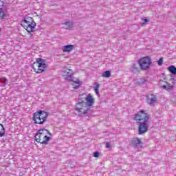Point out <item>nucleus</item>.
I'll return each instance as SVG.
<instances>
[{
  "label": "nucleus",
  "mask_w": 176,
  "mask_h": 176,
  "mask_svg": "<svg viewBox=\"0 0 176 176\" xmlns=\"http://www.w3.org/2000/svg\"><path fill=\"white\" fill-rule=\"evenodd\" d=\"M133 120L139 125L138 134L142 135L149 130V115L145 113V111L141 110L135 114Z\"/></svg>",
  "instance_id": "1"
},
{
  "label": "nucleus",
  "mask_w": 176,
  "mask_h": 176,
  "mask_svg": "<svg viewBox=\"0 0 176 176\" xmlns=\"http://www.w3.org/2000/svg\"><path fill=\"white\" fill-rule=\"evenodd\" d=\"M168 71L170 72L172 75H176V67L174 65H170L168 67Z\"/></svg>",
  "instance_id": "16"
},
{
  "label": "nucleus",
  "mask_w": 176,
  "mask_h": 176,
  "mask_svg": "<svg viewBox=\"0 0 176 176\" xmlns=\"http://www.w3.org/2000/svg\"><path fill=\"white\" fill-rule=\"evenodd\" d=\"M142 20H143V21H144V23H142V25H145V24H146L148 23V21H149L148 19H142Z\"/></svg>",
  "instance_id": "27"
},
{
  "label": "nucleus",
  "mask_w": 176,
  "mask_h": 176,
  "mask_svg": "<svg viewBox=\"0 0 176 176\" xmlns=\"http://www.w3.org/2000/svg\"><path fill=\"white\" fill-rule=\"evenodd\" d=\"M96 87H94V91L97 96L100 94V84L98 82H95Z\"/></svg>",
  "instance_id": "19"
},
{
  "label": "nucleus",
  "mask_w": 176,
  "mask_h": 176,
  "mask_svg": "<svg viewBox=\"0 0 176 176\" xmlns=\"http://www.w3.org/2000/svg\"><path fill=\"white\" fill-rule=\"evenodd\" d=\"M45 68H47V64H45Z\"/></svg>",
  "instance_id": "33"
},
{
  "label": "nucleus",
  "mask_w": 176,
  "mask_h": 176,
  "mask_svg": "<svg viewBox=\"0 0 176 176\" xmlns=\"http://www.w3.org/2000/svg\"><path fill=\"white\" fill-rule=\"evenodd\" d=\"M0 32H1V28H0Z\"/></svg>",
  "instance_id": "36"
},
{
  "label": "nucleus",
  "mask_w": 176,
  "mask_h": 176,
  "mask_svg": "<svg viewBox=\"0 0 176 176\" xmlns=\"http://www.w3.org/2000/svg\"><path fill=\"white\" fill-rule=\"evenodd\" d=\"M62 24H63V25H66V28H65L66 30H68V28H69L74 25V23L71 22V21H66Z\"/></svg>",
  "instance_id": "20"
},
{
  "label": "nucleus",
  "mask_w": 176,
  "mask_h": 176,
  "mask_svg": "<svg viewBox=\"0 0 176 176\" xmlns=\"http://www.w3.org/2000/svg\"><path fill=\"white\" fill-rule=\"evenodd\" d=\"M34 138L36 142H39L40 144H45V129H42L38 130Z\"/></svg>",
  "instance_id": "7"
},
{
  "label": "nucleus",
  "mask_w": 176,
  "mask_h": 176,
  "mask_svg": "<svg viewBox=\"0 0 176 176\" xmlns=\"http://www.w3.org/2000/svg\"><path fill=\"white\" fill-rule=\"evenodd\" d=\"M106 148H111V144L107 142L106 143Z\"/></svg>",
  "instance_id": "31"
},
{
  "label": "nucleus",
  "mask_w": 176,
  "mask_h": 176,
  "mask_svg": "<svg viewBox=\"0 0 176 176\" xmlns=\"http://www.w3.org/2000/svg\"><path fill=\"white\" fill-rule=\"evenodd\" d=\"M33 121L36 124H43L45 123V116L43 111H38L34 113Z\"/></svg>",
  "instance_id": "5"
},
{
  "label": "nucleus",
  "mask_w": 176,
  "mask_h": 176,
  "mask_svg": "<svg viewBox=\"0 0 176 176\" xmlns=\"http://www.w3.org/2000/svg\"><path fill=\"white\" fill-rule=\"evenodd\" d=\"M34 19L30 16H25L23 20L22 21V26L25 27L28 24H31L32 23H34Z\"/></svg>",
  "instance_id": "11"
},
{
  "label": "nucleus",
  "mask_w": 176,
  "mask_h": 176,
  "mask_svg": "<svg viewBox=\"0 0 176 176\" xmlns=\"http://www.w3.org/2000/svg\"><path fill=\"white\" fill-rule=\"evenodd\" d=\"M140 69H141V68L140 67V64H138V63L133 64L131 72L132 74H140Z\"/></svg>",
  "instance_id": "13"
},
{
  "label": "nucleus",
  "mask_w": 176,
  "mask_h": 176,
  "mask_svg": "<svg viewBox=\"0 0 176 176\" xmlns=\"http://www.w3.org/2000/svg\"><path fill=\"white\" fill-rule=\"evenodd\" d=\"M8 16V11H4L1 9H0V19L2 20L5 19Z\"/></svg>",
  "instance_id": "18"
},
{
  "label": "nucleus",
  "mask_w": 176,
  "mask_h": 176,
  "mask_svg": "<svg viewBox=\"0 0 176 176\" xmlns=\"http://www.w3.org/2000/svg\"><path fill=\"white\" fill-rule=\"evenodd\" d=\"M146 102L147 104H150V105H152V104H155L157 101V97H156L155 95L151 94V98L149 96H146Z\"/></svg>",
  "instance_id": "12"
},
{
  "label": "nucleus",
  "mask_w": 176,
  "mask_h": 176,
  "mask_svg": "<svg viewBox=\"0 0 176 176\" xmlns=\"http://www.w3.org/2000/svg\"><path fill=\"white\" fill-rule=\"evenodd\" d=\"M0 80H1V82H3L4 85H6V82H8V78L6 77H1L0 78Z\"/></svg>",
  "instance_id": "25"
},
{
  "label": "nucleus",
  "mask_w": 176,
  "mask_h": 176,
  "mask_svg": "<svg viewBox=\"0 0 176 176\" xmlns=\"http://www.w3.org/2000/svg\"><path fill=\"white\" fill-rule=\"evenodd\" d=\"M166 85H162L161 89H163V90H166V91H171L173 89H174V86L171 85L170 83H168V82H165Z\"/></svg>",
  "instance_id": "14"
},
{
  "label": "nucleus",
  "mask_w": 176,
  "mask_h": 176,
  "mask_svg": "<svg viewBox=\"0 0 176 176\" xmlns=\"http://www.w3.org/2000/svg\"><path fill=\"white\" fill-rule=\"evenodd\" d=\"M50 140H52V136L45 135V145H47V142Z\"/></svg>",
  "instance_id": "23"
},
{
  "label": "nucleus",
  "mask_w": 176,
  "mask_h": 176,
  "mask_svg": "<svg viewBox=\"0 0 176 176\" xmlns=\"http://www.w3.org/2000/svg\"><path fill=\"white\" fill-rule=\"evenodd\" d=\"M5 135V127L3 125L0 124V137H3Z\"/></svg>",
  "instance_id": "21"
},
{
  "label": "nucleus",
  "mask_w": 176,
  "mask_h": 176,
  "mask_svg": "<svg viewBox=\"0 0 176 176\" xmlns=\"http://www.w3.org/2000/svg\"><path fill=\"white\" fill-rule=\"evenodd\" d=\"M162 82V80H160V83Z\"/></svg>",
  "instance_id": "34"
},
{
  "label": "nucleus",
  "mask_w": 176,
  "mask_h": 176,
  "mask_svg": "<svg viewBox=\"0 0 176 176\" xmlns=\"http://www.w3.org/2000/svg\"><path fill=\"white\" fill-rule=\"evenodd\" d=\"M131 144L133 148H136V149H141L142 148V142L141 139L138 138H135L131 141Z\"/></svg>",
  "instance_id": "8"
},
{
  "label": "nucleus",
  "mask_w": 176,
  "mask_h": 176,
  "mask_svg": "<svg viewBox=\"0 0 176 176\" xmlns=\"http://www.w3.org/2000/svg\"><path fill=\"white\" fill-rule=\"evenodd\" d=\"M32 69L36 74H42L45 71V60L42 58H37L32 64Z\"/></svg>",
  "instance_id": "4"
},
{
  "label": "nucleus",
  "mask_w": 176,
  "mask_h": 176,
  "mask_svg": "<svg viewBox=\"0 0 176 176\" xmlns=\"http://www.w3.org/2000/svg\"><path fill=\"white\" fill-rule=\"evenodd\" d=\"M85 100L87 101L85 102L87 103L88 108H89V111H90V107H92L95 102V100L93 98V96H91L90 94H88L87 96L85 98Z\"/></svg>",
  "instance_id": "9"
},
{
  "label": "nucleus",
  "mask_w": 176,
  "mask_h": 176,
  "mask_svg": "<svg viewBox=\"0 0 176 176\" xmlns=\"http://www.w3.org/2000/svg\"><path fill=\"white\" fill-rule=\"evenodd\" d=\"M138 63L142 71H148L151 68V65H152V58L149 56H144L140 58Z\"/></svg>",
  "instance_id": "3"
},
{
  "label": "nucleus",
  "mask_w": 176,
  "mask_h": 176,
  "mask_svg": "<svg viewBox=\"0 0 176 176\" xmlns=\"http://www.w3.org/2000/svg\"><path fill=\"white\" fill-rule=\"evenodd\" d=\"M47 116H49V113L45 112V122H46V119H47Z\"/></svg>",
  "instance_id": "30"
},
{
  "label": "nucleus",
  "mask_w": 176,
  "mask_h": 176,
  "mask_svg": "<svg viewBox=\"0 0 176 176\" xmlns=\"http://www.w3.org/2000/svg\"><path fill=\"white\" fill-rule=\"evenodd\" d=\"M4 3L2 1V0H0V9H2L3 8Z\"/></svg>",
  "instance_id": "29"
},
{
  "label": "nucleus",
  "mask_w": 176,
  "mask_h": 176,
  "mask_svg": "<svg viewBox=\"0 0 176 176\" xmlns=\"http://www.w3.org/2000/svg\"><path fill=\"white\" fill-rule=\"evenodd\" d=\"M103 78H111V72L109 71H105L102 74Z\"/></svg>",
  "instance_id": "22"
},
{
  "label": "nucleus",
  "mask_w": 176,
  "mask_h": 176,
  "mask_svg": "<svg viewBox=\"0 0 176 176\" xmlns=\"http://www.w3.org/2000/svg\"><path fill=\"white\" fill-rule=\"evenodd\" d=\"M75 109L76 112H78V115L82 116V115H86V113H87L89 108L87 103H86L83 99L79 98L78 102L76 104Z\"/></svg>",
  "instance_id": "2"
},
{
  "label": "nucleus",
  "mask_w": 176,
  "mask_h": 176,
  "mask_svg": "<svg viewBox=\"0 0 176 176\" xmlns=\"http://www.w3.org/2000/svg\"><path fill=\"white\" fill-rule=\"evenodd\" d=\"M75 83H76L77 85H79L80 81H79V80H77V81L75 82Z\"/></svg>",
  "instance_id": "32"
},
{
  "label": "nucleus",
  "mask_w": 176,
  "mask_h": 176,
  "mask_svg": "<svg viewBox=\"0 0 176 176\" xmlns=\"http://www.w3.org/2000/svg\"><path fill=\"white\" fill-rule=\"evenodd\" d=\"M99 156H100V152L96 151L95 153H94V157H99Z\"/></svg>",
  "instance_id": "26"
},
{
  "label": "nucleus",
  "mask_w": 176,
  "mask_h": 176,
  "mask_svg": "<svg viewBox=\"0 0 176 176\" xmlns=\"http://www.w3.org/2000/svg\"><path fill=\"white\" fill-rule=\"evenodd\" d=\"M157 64L160 67H162L163 65V57H161L158 60H157Z\"/></svg>",
  "instance_id": "24"
},
{
  "label": "nucleus",
  "mask_w": 176,
  "mask_h": 176,
  "mask_svg": "<svg viewBox=\"0 0 176 176\" xmlns=\"http://www.w3.org/2000/svg\"><path fill=\"white\" fill-rule=\"evenodd\" d=\"M62 72L65 74L63 75L65 80H67V82H74V72L72 69H63Z\"/></svg>",
  "instance_id": "6"
},
{
  "label": "nucleus",
  "mask_w": 176,
  "mask_h": 176,
  "mask_svg": "<svg viewBox=\"0 0 176 176\" xmlns=\"http://www.w3.org/2000/svg\"><path fill=\"white\" fill-rule=\"evenodd\" d=\"M45 131L47 133V134L49 135L50 137H52V133H50V131H49V130L47 129H45Z\"/></svg>",
  "instance_id": "28"
},
{
  "label": "nucleus",
  "mask_w": 176,
  "mask_h": 176,
  "mask_svg": "<svg viewBox=\"0 0 176 176\" xmlns=\"http://www.w3.org/2000/svg\"><path fill=\"white\" fill-rule=\"evenodd\" d=\"M148 82V80L144 78H139L138 79V80L136 81V85H145V83Z\"/></svg>",
  "instance_id": "17"
},
{
  "label": "nucleus",
  "mask_w": 176,
  "mask_h": 176,
  "mask_svg": "<svg viewBox=\"0 0 176 176\" xmlns=\"http://www.w3.org/2000/svg\"><path fill=\"white\" fill-rule=\"evenodd\" d=\"M73 49H75L74 45H65L63 47V52L69 53V52H72Z\"/></svg>",
  "instance_id": "15"
},
{
  "label": "nucleus",
  "mask_w": 176,
  "mask_h": 176,
  "mask_svg": "<svg viewBox=\"0 0 176 176\" xmlns=\"http://www.w3.org/2000/svg\"><path fill=\"white\" fill-rule=\"evenodd\" d=\"M173 80H174L173 78L172 79Z\"/></svg>",
  "instance_id": "35"
},
{
  "label": "nucleus",
  "mask_w": 176,
  "mask_h": 176,
  "mask_svg": "<svg viewBox=\"0 0 176 176\" xmlns=\"http://www.w3.org/2000/svg\"><path fill=\"white\" fill-rule=\"evenodd\" d=\"M35 27H36V23L34 21L26 25V26H23V28H25V30L28 32H34L35 31Z\"/></svg>",
  "instance_id": "10"
}]
</instances>
